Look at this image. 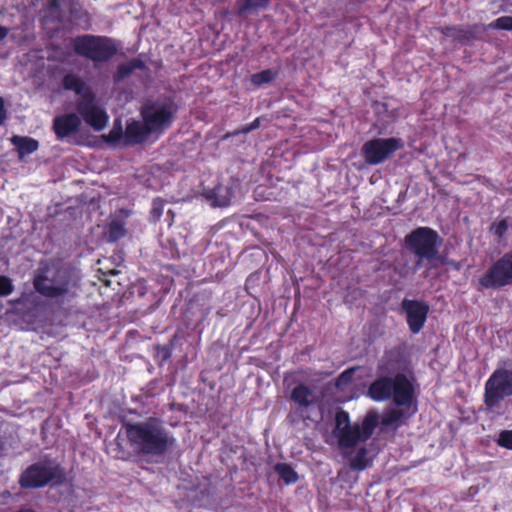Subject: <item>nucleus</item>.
I'll list each match as a JSON object with an SVG mask.
<instances>
[{"mask_svg":"<svg viewBox=\"0 0 512 512\" xmlns=\"http://www.w3.org/2000/svg\"><path fill=\"white\" fill-rule=\"evenodd\" d=\"M33 287L43 297L51 299L72 298L78 290L72 273L54 262H41L33 275Z\"/></svg>","mask_w":512,"mask_h":512,"instance_id":"nucleus-1","label":"nucleus"},{"mask_svg":"<svg viewBox=\"0 0 512 512\" xmlns=\"http://www.w3.org/2000/svg\"><path fill=\"white\" fill-rule=\"evenodd\" d=\"M174 114L171 103L154 101L146 103L141 109L143 123L131 121L127 124L125 138L127 143L138 144L146 141L151 134L163 132L170 126Z\"/></svg>","mask_w":512,"mask_h":512,"instance_id":"nucleus-2","label":"nucleus"},{"mask_svg":"<svg viewBox=\"0 0 512 512\" xmlns=\"http://www.w3.org/2000/svg\"><path fill=\"white\" fill-rule=\"evenodd\" d=\"M376 424L377 418L374 414H368L361 422L352 424L349 414L340 410L335 414L333 430L326 442L336 443L344 452L352 450L370 438Z\"/></svg>","mask_w":512,"mask_h":512,"instance_id":"nucleus-3","label":"nucleus"},{"mask_svg":"<svg viewBox=\"0 0 512 512\" xmlns=\"http://www.w3.org/2000/svg\"><path fill=\"white\" fill-rule=\"evenodd\" d=\"M124 427L130 443L145 454L160 455L175 441L156 419H149L137 424H126Z\"/></svg>","mask_w":512,"mask_h":512,"instance_id":"nucleus-4","label":"nucleus"},{"mask_svg":"<svg viewBox=\"0 0 512 512\" xmlns=\"http://www.w3.org/2000/svg\"><path fill=\"white\" fill-rule=\"evenodd\" d=\"M63 86L67 90L75 91L80 97L77 110L84 121L96 131L103 130L108 123V115L100 107L93 93L85 83L74 74H67L63 79Z\"/></svg>","mask_w":512,"mask_h":512,"instance_id":"nucleus-5","label":"nucleus"},{"mask_svg":"<svg viewBox=\"0 0 512 512\" xmlns=\"http://www.w3.org/2000/svg\"><path fill=\"white\" fill-rule=\"evenodd\" d=\"M368 395L375 401H383L393 397L394 403L397 406L406 407L409 414L416 411L415 408H412V384L402 374L396 375L393 379L387 377L377 379L370 385Z\"/></svg>","mask_w":512,"mask_h":512,"instance_id":"nucleus-6","label":"nucleus"},{"mask_svg":"<svg viewBox=\"0 0 512 512\" xmlns=\"http://www.w3.org/2000/svg\"><path fill=\"white\" fill-rule=\"evenodd\" d=\"M72 47L76 54L92 60L104 62L116 53V46L106 37L82 35L72 40Z\"/></svg>","mask_w":512,"mask_h":512,"instance_id":"nucleus-7","label":"nucleus"},{"mask_svg":"<svg viewBox=\"0 0 512 512\" xmlns=\"http://www.w3.org/2000/svg\"><path fill=\"white\" fill-rule=\"evenodd\" d=\"M440 244L441 239L438 234L428 227H419L406 237L407 248L418 257L417 265L423 259L429 261L435 259Z\"/></svg>","mask_w":512,"mask_h":512,"instance_id":"nucleus-8","label":"nucleus"},{"mask_svg":"<svg viewBox=\"0 0 512 512\" xmlns=\"http://www.w3.org/2000/svg\"><path fill=\"white\" fill-rule=\"evenodd\" d=\"M509 396H512V370L498 368L485 382L484 403L492 409Z\"/></svg>","mask_w":512,"mask_h":512,"instance_id":"nucleus-9","label":"nucleus"},{"mask_svg":"<svg viewBox=\"0 0 512 512\" xmlns=\"http://www.w3.org/2000/svg\"><path fill=\"white\" fill-rule=\"evenodd\" d=\"M404 147L400 138H373L362 146V154L367 164L378 165Z\"/></svg>","mask_w":512,"mask_h":512,"instance_id":"nucleus-10","label":"nucleus"},{"mask_svg":"<svg viewBox=\"0 0 512 512\" xmlns=\"http://www.w3.org/2000/svg\"><path fill=\"white\" fill-rule=\"evenodd\" d=\"M484 288H498L512 283V255L499 259L487 273L479 279Z\"/></svg>","mask_w":512,"mask_h":512,"instance_id":"nucleus-11","label":"nucleus"},{"mask_svg":"<svg viewBox=\"0 0 512 512\" xmlns=\"http://www.w3.org/2000/svg\"><path fill=\"white\" fill-rule=\"evenodd\" d=\"M59 469L51 463H37L30 466L21 476L20 484L25 488L45 486L58 476Z\"/></svg>","mask_w":512,"mask_h":512,"instance_id":"nucleus-12","label":"nucleus"},{"mask_svg":"<svg viewBox=\"0 0 512 512\" xmlns=\"http://www.w3.org/2000/svg\"><path fill=\"white\" fill-rule=\"evenodd\" d=\"M402 308L406 313L407 323L412 333H418L427 319L429 306L416 300L404 299Z\"/></svg>","mask_w":512,"mask_h":512,"instance_id":"nucleus-13","label":"nucleus"},{"mask_svg":"<svg viewBox=\"0 0 512 512\" xmlns=\"http://www.w3.org/2000/svg\"><path fill=\"white\" fill-rule=\"evenodd\" d=\"M81 124L79 116L76 114H67L58 116L54 119L53 127L58 138H64L78 130Z\"/></svg>","mask_w":512,"mask_h":512,"instance_id":"nucleus-14","label":"nucleus"},{"mask_svg":"<svg viewBox=\"0 0 512 512\" xmlns=\"http://www.w3.org/2000/svg\"><path fill=\"white\" fill-rule=\"evenodd\" d=\"M291 400L297 405L298 409L303 412L316 404L318 398L312 389L303 384H299L293 388Z\"/></svg>","mask_w":512,"mask_h":512,"instance_id":"nucleus-15","label":"nucleus"},{"mask_svg":"<svg viewBox=\"0 0 512 512\" xmlns=\"http://www.w3.org/2000/svg\"><path fill=\"white\" fill-rule=\"evenodd\" d=\"M11 142L17 147L21 156L31 154L38 149V142L32 138L13 136Z\"/></svg>","mask_w":512,"mask_h":512,"instance_id":"nucleus-16","label":"nucleus"},{"mask_svg":"<svg viewBox=\"0 0 512 512\" xmlns=\"http://www.w3.org/2000/svg\"><path fill=\"white\" fill-rule=\"evenodd\" d=\"M274 470L286 484L295 483L298 479L297 473L286 463L276 464Z\"/></svg>","mask_w":512,"mask_h":512,"instance_id":"nucleus-17","label":"nucleus"},{"mask_svg":"<svg viewBox=\"0 0 512 512\" xmlns=\"http://www.w3.org/2000/svg\"><path fill=\"white\" fill-rule=\"evenodd\" d=\"M270 0H237L236 7L238 14L242 15L249 10L263 8L268 5Z\"/></svg>","mask_w":512,"mask_h":512,"instance_id":"nucleus-18","label":"nucleus"},{"mask_svg":"<svg viewBox=\"0 0 512 512\" xmlns=\"http://www.w3.org/2000/svg\"><path fill=\"white\" fill-rule=\"evenodd\" d=\"M276 76V72L271 70V69H267V70H263L259 73H255L251 76V82L252 84H254L255 86H261L265 83H269L271 82Z\"/></svg>","mask_w":512,"mask_h":512,"instance_id":"nucleus-19","label":"nucleus"},{"mask_svg":"<svg viewBox=\"0 0 512 512\" xmlns=\"http://www.w3.org/2000/svg\"><path fill=\"white\" fill-rule=\"evenodd\" d=\"M354 372V368H350L342 372L336 379L335 385L337 389L341 391L347 390L353 381Z\"/></svg>","mask_w":512,"mask_h":512,"instance_id":"nucleus-20","label":"nucleus"},{"mask_svg":"<svg viewBox=\"0 0 512 512\" xmlns=\"http://www.w3.org/2000/svg\"><path fill=\"white\" fill-rule=\"evenodd\" d=\"M215 199H214V202H213V205L214 206H219V207H223V206H227L230 204L231 202V194L222 188V187H218L215 192Z\"/></svg>","mask_w":512,"mask_h":512,"instance_id":"nucleus-21","label":"nucleus"},{"mask_svg":"<svg viewBox=\"0 0 512 512\" xmlns=\"http://www.w3.org/2000/svg\"><path fill=\"white\" fill-rule=\"evenodd\" d=\"M125 234L124 225L119 221H113L109 225L108 235L111 241H116Z\"/></svg>","mask_w":512,"mask_h":512,"instance_id":"nucleus-22","label":"nucleus"},{"mask_svg":"<svg viewBox=\"0 0 512 512\" xmlns=\"http://www.w3.org/2000/svg\"><path fill=\"white\" fill-rule=\"evenodd\" d=\"M366 449L360 448L356 456L351 461V467L354 470H363L367 466Z\"/></svg>","mask_w":512,"mask_h":512,"instance_id":"nucleus-23","label":"nucleus"},{"mask_svg":"<svg viewBox=\"0 0 512 512\" xmlns=\"http://www.w3.org/2000/svg\"><path fill=\"white\" fill-rule=\"evenodd\" d=\"M490 28L512 30V16H502L489 24Z\"/></svg>","mask_w":512,"mask_h":512,"instance_id":"nucleus-24","label":"nucleus"},{"mask_svg":"<svg viewBox=\"0 0 512 512\" xmlns=\"http://www.w3.org/2000/svg\"><path fill=\"white\" fill-rule=\"evenodd\" d=\"M14 290L13 283L10 278L0 275V296H8Z\"/></svg>","mask_w":512,"mask_h":512,"instance_id":"nucleus-25","label":"nucleus"},{"mask_svg":"<svg viewBox=\"0 0 512 512\" xmlns=\"http://www.w3.org/2000/svg\"><path fill=\"white\" fill-rule=\"evenodd\" d=\"M498 444L512 450V430L502 431L499 435Z\"/></svg>","mask_w":512,"mask_h":512,"instance_id":"nucleus-26","label":"nucleus"},{"mask_svg":"<svg viewBox=\"0 0 512 512\" xmlns=\"http://www.w3.org/2000/svg\"><path fill=\"white\" fill-rule=\"evenodd\" d=\"M507 228L508 226L505 220H501L492 227L494 233L498 236H502L506 232Z\"/></svg>","mask_w":512,"mask_h":512,"instance_id":"nucleus-27","label":"nucleus"},{"mask_svg":"<svg viewBox=\"0 0 512 512\" xmlns=\"http://www.w3.org/2000/svg\"><path fill=\"white\" fill-rule=\"evenodd\" d=\"M401 417L402 415L394 410L383 420V423L386 425H391L397 422Z\"/></svg>","mask_w":512,"mask_h":512,"instance_id":"nucleus-28","label":"nucleus"},{"mask_svg":"<svg viewBox=\"0 0 512 512\" xmlns=\"http://www.w3.org/2000/svg\"><path fill=\"white\" fill-rule=\"evenodd\" d=\"M5 118H6V110H5V106H4V101L0 97V125L4 122Z\"/></svg>","mask_w":512,"mask_h":512,"instance_id":"nucleus-29","label":"nucleus"},{"mask_svg":"<svg viewBox=\"0 0 512 512\" xmlns=\"http://www.w3.org/2000/svg\"><path fill=\"white\" fill-rule=\"evenodd\" d=\"M9 31V28L0 25V41L7 37Z\"/></svg>","mask_w":512,"mask_h":512,"instance_id":"nucleus-30","label":"nucleus"},{"mask_svg":"<svg viewBox=\"0 0 512 512\" xmlns=\"http://www.w3.org/2000/svg\"><path fill=\"white\" fill-rule=\"evenodd\" d=\"M259 126V120L256 119L254 120L248 127H246L245 129H243L244 132H249L255 128H257Z\"/></svg>","mask_w":512,"mask_h":512,"instance_id":"nucleus-31","label":"nucleus"},{"mask_svg":"<svg viewBox=\"0 0 512 512\" xmlns=\"http://www.w3.org/2000/svg\"><path fill=\"white\" fill-rule=\"evenodd\" d=\"M133 68H134V66L122 65V66H120V73L122 75L128 74L130 71H132Z\"/></svg>","mask_w":512,"mask_h":512,"instance_id":"nucleus-32","label":"nucleus"},{"mask_svg":"<svg viewBox=\"0 0 512 512\" xmlns=\"http://www.w3.org/2000/svg\"><path fill=\"white\" fill-rule=\"evenodd\" d=\"M19 512H34V511L29 510V509H26V510H21V511H19Z\"/></svg>","mask_w":512,"mask_h":512,"instance_id":"nucleus-33","label":"nucleus"}]
</instances>
